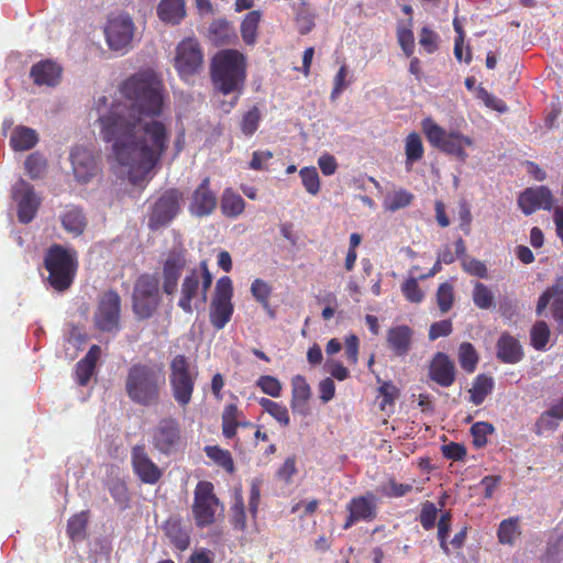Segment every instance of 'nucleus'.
<instances>
[{
    "mask_svg": "<svg viewBox=\"0 0 563 563\" xmlns=\"http://www.w3.org/2000/svg\"><path fill=\"white\" fill-rule=\"evenodd\" d=\"M157 15L165 23L179 24L186 16L185 0H161Z\"/></svg>",
    "mask_w": 563,
    "mask_h": 563,
    "instance_id": "30",
    "label": "nucleus"
},
{
    "mask_svg": "<svg viewBox=\"0 0 563 563\" xmlns=\"http://www.w3.org/2000/svg\"><path fill=\"white\" fill-rule=\"evenodd\" d=\"M59 218L64 230L74 236L81 235L88 223L82 209L74 205L66 206Z\"/></svg>",
    "mask_w": 563,
    "mask_h": 563,
    "instance_id": "28",
    "label": "nucleus"
},
{
    "mask_svg": "<svg viewBox=\"0 0 563 563\" xmlns=\"http://www.w3.org/2000/svg\"><path fill=\"white\" fill-rule=\"evenodd\" d=\"M494 432V427L489 422L479 421L471 427L473 444L476 448H483L487 443V435Z\"/></svg>",
    "mask_w": 563,
    "mask_h": 563,
    "instance_id": "50",
    "label": "nucleus"
},
{
    "mask_svg": "<svg viewBox=\"0 0 563 563\" xmlns=\"http://www.w3.org/2000/svg\"><path fill=\"white\" fill-rule=\"evenodd\" d=\"M496 356L501 363L517 364L523 358L525 353L519 340L504 332L496 343Z\"/></svg>",
    "mask_w": 563,
    "mask_h": 563,
    "instance_id": "26",
    "label": "nucleus"
},
{
    "mask_svg": "<svg viewBox=\"0 0 563 563\" xmlns=\"http://www.w3.org/2000/svg\"><path fill=\"white\" fill-rule=\"evenodd\" d=\"M494 380L490 376L481 374L475 377L470 389V400L475 406L484 402L485 398L493 391Z\"/></svg>",
    "mask_w": 563,
    "mask_h": 563,
    "instance_id": "36",
    "label": "nucleus"
},
{
    "mask_svg": "<svg viewBox=\"0 0 563 563\" xmlns=\"http://www.w3.org/2000/svg\"><path fill=\"white\" fill-rule=\"evenodd\" d=\"M459 362L466 373H473L478 363V355L470 342H463L459 347Z\"/></svg>",
    "mask_w": 563,
    "mask_h": 563,
    "instance_id": "41",
    "label": "nucleus"
},
{
    "mask_svg": "<svg viewBox=\"0 0 563 563\" xmlns=\"http://www.w3.org/2000/svg\"><path fill=\"white\" fill-rule=\"evenodd\" d=\"M207 38L214 46H223L231 44L236 38V34L228 20L218 19L210 23Z\"/></svg>",
    "mask_w": 563,
    "mask_h": 563,
    "instance_id": "29",
    "label": "nucleus"
},
{
    "mask_svg": "<svg viewBox=\"0 0 563 563\" xmlns=\"http://www.w3.org/2000/svg\"><path fill=\"white\" fill-rule=\"evenodd\" d=\"M424 147L421 136L417 132H411L405 140L406 169L410 172L415 163L422 159Z\"/></svg>",
    "mask_w": 563,
    "mask_h": 563,
    "instance_id": "32",
    "label": "nucleus"
},
{
    "mask_svg": "<svg viewBox=\"0 0 563 563\" xmlns=\"http://www.w3.org/2000/svg\"><path fill=\"white\" fill-rule=\"evenodd\" d=\"M472 297L474 305L479 309L488 310L494 307V295L483 283H475Z\"/></svg>",
    "mask_w": 563,
    "mask_h": 563,
    "instance_id": "43",
    "label": "nucleus"
},
{
    "mask_svg": "<svg viewBox=\"0 0 563 563\" xmlns=\"http://www.w3.org/2000/svg\"><path fill=\"white\" fill-rule=\"evenodd\" d=\"M38 141L35 130L27 126H16L10 137V144L15 151H27Z\"/></svg>",
    "mask_w": 563,
    "mask_h": 563,
    "instance_id": "33",
    "label": "nucleus"
},
{
    "mask_svg": "<svg viewBox=\"0 0 563 563\" xmlns=\"http://www.w3.org/2000/svg\"><path fill=\"white\" fill-rule=\"evenodd\" d=\"M121 320V297L113 290L104 291L98 301L93 314V322L98 330L102 332H118Z\"/></svg>",
    "mask_w": 563,
    "mask_h": 563,
    "instance_id": "13",
    "label": "nucleus"
},
{
    "mask_svg": "<svg viewBox=\"0 0 563 563\" xmlns=\"http://www.w3.org/2000/svg\"><path fill=\"white\" fill-rule=\"evenodd\" d=\"M256 386L261 388V390L274 398H277L282 395V383L274 376L271 375H262L257 382Z\"/></svg>",
    "mask_w": 563,
    "mask_h": 563,
    "instance_id": "53",
    "label": "nucleus"
},
{
    "mask_svg": "<svg viewBox=\"0 0 563 563\" xmlns=\"http://www.w3.org/2000/svg\"><path fill=\"white\" fill-rule=\"evenodd\" d=\"M183 443L180 424L176 418L165 417L152 431L153 448L164 455L176 452Z\"/></svg>",
    "mask_w": 563,
    "mask_h": 563,
    "instance_id": "16",
    "label": "nucleus"
},
{
    "mask_svg": "<svg viewBox=\"0 0 563 563\" xmlns=\"http://www.w3.org/2000/svg\"><path fill=\"white\" fill-rule=\"evenodd\" d=\"M413 200V195L406 189L395 191L388 198V209L391 211L409 206Z\"/></svg>",
    "mask_w": 563,
    "mask_h": 563,
    "instance_id": "58",
    "label": "nucleus"
},
{
    "mask_svg": "<svg viewBox=\"0 0 563 563\" xmlns=\"http://www.w3.org/2000/svg\"><path fill=\"white\" fill-rule=\"evenodd\" d=\"M454 302V289L449 283H442L437 290V303L442 313L448 312Z\"/></svg>",
    "mask_w": 563,
    "mask_h": 563,
    "instance_id": "49",
    "label": "nucleus"
},
{
    "mask_svg": "<svg viewBox=\"0 0 563 563\" xmlns=\"http://www.w3.org/2000/svg\"><path fill=\"white\" fill-rule=\"evenodd\" d=\"M347 76L346 65H342L336 75L334 76V86L331 91V99L335 100L342 91L347 87L349 82L345 80Z\"/></svg>",
    "mask_w": 563,
    "mask_h": 563,
    "instance_id": "63",
    "label": "nucleus"
},
{
    "mask_svg": "<svg viewBox=\"0 0 563 563\" xmlns=\"http://www.w3.org/2000/svg\"><path fill=\"white\" fill-rule=\"evenodd\" d=\"M212 274L209 271L206 260L199 263L198 268L190 269L184 277L180 285V297L178 307L186 313L194 312V300L201 299V303L207 301L208 291L212 285Z\"/></svg>",
    "mask_w": 563,
    "mask_h": 563,
    "instance_id": "7",
    "label": "nucleus"
},
{
    "mask_svg": "<svg viewBox=\"0 0 563 563\" xmlns=\"http://www.w3.org/2000/svg\"><path fill=\"white\" fill-rule=\"evenodd\" d=\"M12 198L18 203V219L21 223H30L36 216L41 200L34 188L24 179L16 181L12 188Z\"/></svg>",
    "mask_w": 563,
    "mask_h": 563,
    "instance_id": "18",
    "label": "nucleus"
},
{
    "mask_svg": "<svg viewBox=\"0 0 563 563\" xmlns=\"http://www.w3.org/2000/svg\"><path fill=\"white\" fill-rule=\"evenodd\" d=\"M174 67L184 80H189L201 71L203 67V51L197 38L186 37L177 44Z\"/></svg>",
    "mask_w": 563,
    "mask_h": 563,
    "instance_id": "11",
    "label": "nucleus"
},
{
    "mask_svg": "<svg viewBox=\"0 0 563 563\" xmlns=\"http://www.w3.org/2000/svg\"><path fill=\"white\" fill-rule=\"evenodd\" d=\"M29 176L33 179L41 178L46 169V161L37 153L29 155L24 162Z\"/></svg>",
    "mask_w": 563,
    "mask_h": 563,
    "instance_id": "51",
    "label": "nucleus"
},
{
    "mask_svg": "<svg viewBox=\"0 0 563 563\" xmlns=\"http://www.w3.org/2000/svg\"><path fill=\"white\" fill-rule=\"evenodd\" d=\"M379 395L383 397L379 408L385 410L387 406H393L398 397L399 390L391 382H384L379 388Z\"/></svg>",
    "mask_w": 563,
    "mask_h": 563,
    "instance_id": "59",
    "label": "nucleus"
},
{
    "mask_svg": "<svg viewBox=\"0 0 563 563\" xmlns=\"http://www.w3.org/2000/svg\"><path fill=\"white\" fill-rule=\"evenodd\" d=\"M62 67L51 60H40L31 67L30 76L36 86H56L62 77Z\"/></svg>",
    "mask_w": 563,
    "mask_h": 563,
    "instance_id": "25",
    "label": "nucleus"
},
{
    "mask_svg": "<svg viewBox=\"0 0 563 563\" xmlns=\"http://www.w3.org/2000/svg\"><path fill=\"white\" fill-rule=\"evenodd\" d=\"M217 203V195L210 188V178L205 177L191 195L189 211L198 218L208 217L216 210Z\"/></svg>",
    "mask_w": 563,
    "mask_h": 563,
    "instance_id": "22",
    "label": "nucleus"
},
{
    "mask_svg": "<svg viewBox=\"0 0 563 563\" xmlns=\"http://www.w3.org/2000/svg\"><path fill=\"white\" fill-rule=\"evenodd\" d=\"M210 78L222 95L236 93L231 107L238 102L246 80V58L236 49L219 51L210 63Z\"/></svg>",
    "mask_w": 563,
    "mask_h": 563,
    "instance_id": "2",
    "label": "nucleus"
},
{
    "mask_svg": "<svg viewBox=\"0 0 563 563\" xmlns=\"http://www.w3.org/2000/svg\"><path fill=\"white\" fill-rule=\"evenodd\" d=\"M413 489L411 484L397 483L390 478L386 484L380 487V493L389 498H398L407 495Z\"/></svg>",
    "mask_w": 563,
    "mask_h": 563,
    "instance_id": "54",
    "label": "nucleus"
},
{
    "mask_svg": "<svg viewBox=\"0 0 563 563\" xmlns=\"http://www.w3.org/2000/svg\"><path fill=\"white\" fill-rule=\"evenodd\" d=\"M135 24L128 13L111 14L104 26V35L110 49L126 53L132 47Z\"/></svg>",
    "mask_w": 563,
    "mask_h": 563,
    "instance_id": "12",
    "label": "nucleus"
},
{
    "mask_svg": "<svg viewBox=\"0 0 563 563\" xmlns=\"http://www.w3.org/2000/svg\"><path fill=\"white\" fill-rule=\"evenodd\" d=\"M199 376L198 367L184 354L175 355L169 362V388L175 402L186 409L192 400Z\"/></svg>",
    "mask_w": 563,
    "mask_h": 563,
    "instance_id": "5",
    "label": "nucleus"
},
{
    "mask_svg": "<svg viewBox=\"0 0 563 563\" xmlns=\"http://www.w3.org/2000/svg\"><path fill=\"white\" fill-rule=\"evenodd\" d=\"M479 98L483 100L486 107L496 110L497 112L504 113L507 111L508 107L504 100L500 98L489 93L485 89H481Z\"/></svg>",
    "mask_w": 563,
    "mask_h": 563,
    "instance_id": "61",
    "label": "nucleus"
},
{
    "mask_svg": "<svg viewBox=\"0 0 563 563\" xmlns=\"http://www.w3.org/2000/svg\"><path fill=\"white\" fill-rule=\"evenodd\" d=\"M439 35L428 26H423L419 34V44L428 54L438 49Z\"/></svg>",
    "mask_w": 563,
    "mask_h": 563,
    "instance_id": "57",
    "label": "nucleus"
},
{
    "mask_svg": "<svg viewBox=\"0 0 563 563\" xmlns=\"http://www.w3.org/2000/svg\"><path fill=\"white\" fill-rule=\"evenodd\" d=\"M442 453L449 460L461 461L466 455V449L460 443L450 442L442 446Z\"/></svg>",
    "mask_w": 563,
    "mask_h": 563,
    "instance_id": "64",
    "label": "nucleus"
},
{
    "mask_svg": "<svg viewBox=\"0 0 563 563\" xmlns=\"http://www.w3.org/2000/svg\"><path fill=\"white\" fill-rule=\"evenodd\" d=\"M211 482L201 481L195 488L192 514L196 525L200 528L208 527L214 522L216 510L219 499L213 493Z\"/></svg>",
    "mask_w": 563,
    "mask_h": 563,
    "instance_id": "15",
    "label": "nucleus"
},
{
    "mask_svg": "<svg viewBox=\"0 0 563 563\" xmlns=\"http://www.w3.org/2000/svg\"><path fill=\"white\" fill-rule=\"evenodd\" d=\"M520 519L519 517H510L504 519L498 527L497 538L499 543L512 545L517 538L520 537Z\"/></svg>",
    "mask_w": 563,
    "mask_h": 563,
    "instance_id": "37",
    "label": "nucleus"
},
{
    "mask_svg": "<svg viewBox=\"0 0 563 563\" xmlns=\"http://www.w3.org/2000/svg\"><path fill=\"white\" fill-rule=\"evenodd\" d=\"M438 509L431 501L422 504L419 520L424 530H431L435 526Z\"/></svg>",
    "mask_w": 563,
    "mask_h": 563,
    "instance_id": "56",
    "label": "nucleus"
},
{
    "mask_svg": "<svg viewBox=\"0 0 563 563\" xmlns=\"http://www.w3.org/2000/svg\"><path fill=\"white\" fill-rule=\"evenodd\" d=\"M556 420L559 419V413L553 411V406L541 413L534 424V432L541 435L544 431H554L559 423Z\"/></svg>",
    "mask_w": 563,
    "mask_h": 563,
    "instance_id": "47",
    "label": "nucleus"
},
{
    "mask_svg": "<svg viewBox=\"0 0 563 563\" xmlns=\"http://www.w3.org/2000/svg\"><path fill=\"white\" fill-rule=\"evenodd\" d=\"M88 523L87 512L81 511L74 515L67 522V534L73 540H81L85 537Z\"/></svg>",
    "mask_w": 563,
    "mask_h": 563,
    "instance_id": "42",
    "label": "nucleus"
},
{
    "mask_svg": "<svg viewBox=\"0 0 563 563\" xmlns=\"http://www.w3.org/2000/svg\"><path fill=\"white\" fill-rule=\"evenodd\" d=\"M233 285L228 276L217 280L214 295L209 307V321L216 330H222L231 320L234 311L232 303Z\"/></svg>",
    "mask_w": 563,
    "mask_h": 563,
    "instance_id": "10",
    "label": "nucleus"
},
{
    "mask_svg": "<svg viewBox=\"0 0 563 563\" xmlns=\"http://www.w3.org/2000/svg\"><path fill=\"white\" fill-rule=\"evenodd\" d=\"M44 267L48 272V285L63 292L74 283L78 268L77 252L53 244L45 253Z\"/></svg>",
    "mask_w": 563,
    "mask_h": 563,
    "instance_id": "4",
    "label": "nucleus"
},
{
    "mask_svg": "<svg viewBox=\"0 0 563 563\" xmlns=\"http://www.w3.org/2000/svg\"><path fill=\"white\" fill-rule=\"evenodd\" d=\"M299 175L307 192L316 196L320 191V178L317 168L313 166L302 167Z\"/></svg>",
    "mask_w": 563,
    "mask_h": 563,
    "instance_id": "46",
    "label": "nucleus"
},
{
    "mask_svg": "<svg viewBox=\"0 0 563 563\" xmlns=\"http://www.w3.org/2000/svg\"><path fill=\"white\" fill-rule=\"evenodd\" d=\"M451 512L445 511L441 515L439 521H438V539L440 542V547L443 550L445 554H449V545H448V537L451 529Z\"/></svg>",
    "mask_w": 563,
    "mask_h": 563,
    "instance_id": "55",
    "label": "nucleus"
},
{
    "mask_svg": "<svg viewBox=\"0 0 563 563\" xmlns=\"http://www.w3.org/2000/svg\"><path fill=\"white\" fill-rule=\"evenodd\" d=\"M261 112L257 106H253L245 112L240 121V129L245 136H252L258 129Z\"/></svg>",
    "mask_w": 563,
    "mask_h": 563,
    "instance_id": "44",
    "label": "nucleus"
},
{
    "mask_svg": "<svg viewBox=\"0 0 563 563\" xmlns=\"http://www.w3.org/2000/svg\"><path fill=\"white\" fill-rule=\"evenodd\" d=\"M452 330L453 325L451 320H442L434 322L430 325L429 339L431 341H434L440 336H448L449 334H451Z\"/></svg>",
    "mask_w": 563,
    "mask_h": 563,
    "instance_id": "62",
    "label": "nucleus"
},
{
    "mask_svg": "<svg viewBox=\"0 0 563 563\" xmlns=\"http://www.w3.org/2000/svg\"><path fill=\"white\" fill-rule=\"evenodd\" d=\"M163 531L177 550L185 551L189 547V533L178 519H167L163 526Z\"/></svg>",
    "mask_w": 563,
    "mask_h": 563,
    "instance_id": "31",
    "label": "nucleus"
},
{
    "mask_svg": "<svg viewBox=\"0 0 563 563\" xmlns=\"http://www.w3.org/2000/svg\"><path fill=\"white\" fill-rule=\"evenodd\" d=\"M131 466L135 476L147 485L157 484L163 477V470L151 459L144 444L131 449Z\"/></svg>",
    "mask_w": 563,
    "mask_h": 563,
    "instance_id": "17",
    "label": "nucleus"
},
{
    "mask_svg": "<svg viewBox=\"0 0 563 563\" xmlns=\"http://www.w3.org/2000/svg\"><path fill=\"white\" fill-rule=\"evenodd\" d=\"M261 19L262 13L254 10L250 11L241 22V36L243 42L249 46H253L257 42V31Z\"/></svg>",
    "mask_w": 563,
    "mask_h": 563,
    "instance_id": "35",
    "label": "nucleus"
},
{
    "mask_svg": "<svg viewBox=\"0 0 563 563\" xmlns=\"http://www.w3.org/2000/svg\"><path fill=\"white\" fill-rule=\"evenodd\" d=\"M554 201L555 199L547 186L527 188L518 197V206L526 216L540 209L550 211L553 209Z\"/></svg>",
    "mask_w": 563,
    "mask_h": 563,
    "instance_id": "21",
    "label": "nucleus"
},
{
    "mask_svg": "<svg viewBox=\"0 0 563 563\" xmlns=\"http://www.w3.org/2000/svg\"><path fill=\"white\" fill-rule=\"evenodd\" d=\"M398 43L407 57L413 54L415 49V36L409 29H399L397 32Z\"/></svg>",
    "mask_w": 563,
    "mask_h": 563,
    "instance_id": "60",
    "label": "nucleus"
},
{
    "mask_svg": "<svg viewBox=\"0 0 563 563\" xmlns=\"http://www.w3.org/2000/svg\"><path fill=\"white\" fill-rule=\"evenodd\" d=\"M243 413L239 410L234 404H229L224 407L222 412V433L227 439H232L236 434V429L240 426L239 418Z\"/></svg>",
    "mask_w": 563,
    "mask_h": 563,
    "instance_id": "38",
    "label": "nucleus"
},
{
    "mask_svg": "<svg viewBox=\"0 0 563 563\" xmlns=\"http://www.w3.org/2000/svg\"><path fill=\"white\" fill-rule=\"evenodd\" d=\"M429 377L442 387H450L455 380V366L450 357L438 352L429 366Z\"/></svg>",
    "mask_w": 563,
    "mask_h": 563,
    "instance_id": "23",
    "label": "nucleus"
},
{
    "mask_svg": "<svg viewBox=\"0 0 563 563\" xmlns=\"http://www.w3.org/2000/svg\"><path fill=\"white\" fill-rule=\"evenodd\" d=\"M349 512L343 529L347 530L358 521L371 522L377 517V501L373 493L353 497L346 505Z\"/></svg>",
    "mask_w": 563,
    "mask_h": 563,
    "instance_id": "20",
    "label": "nucleus"
},
{
    "mask_svg": "<svg viewBox=\"0 0 563 563\" xmlns=\"http://www.w3.org/2000/svg\"><path fill=\"white\" fill-rule=\"evenodd\" d=\"M550 339V329L544 321H538L534 323L530 331V340L531 345L538 350L542 351L545 349Z\"/></svg>",
    "mask_w": 563,
    "mask_h": 563,
    "instance_id": "45",
    "label": "nucleus"
},
{
    "mask_svg": "<svg viewBox=\"0 0 563 563\" xmlns=\"http://www.w3.org/2000/svg\"><path fill=\"white\" fill-rule=\"evenodd\" d=\"M184 195L177 188L163 191L147 210V228L155 232L167 227L180 212Z\"/></svg>",
    "mask_w": 563,
    "mask_h": 563,
    "instance_id": "9",
    "label": "nucleus"
},
{
    "mask_svg": "<svg viewBox=\"0 0 563 563\" xmlns=\"http://www.w3.org/2000/svg\"><path fill=\"white\" fill-rule=\"evenodd\" d=\"M311 388L302 375H295L291 378L290 408L294 413L307 417L310 413L309 400Z\"/></svg>",
    "mask_w": 563,
    "mask_h": 563,
    "instance_id": "24",
    "label": "nucleus"
},
{
    "mask_svg": "<svg viewBox=\"0 0 563 563\" xmlns=\"http://www.w3.org/2000/svg\"><path fill=\"white\" fill-rule=\"evenodd\" d=\"M423 133L428 142L442 153L456 157L465 163L468 154L465 148L473 146V140L463 135L459 131L448 132L431 118H427L421 123Z\"/></svg>",
    "mask_w": 563,
    "mask_h": 563,
    "instance_id": "6",
    "label": "nucleus"
},
{
    "mask_svg": "<svg viewBox=\"0 0 563 563\" xmlns=\"http://www.w3.org/2000/svg\"><path fill=\"white\" fill-rule=\"evenodd\" d=\"M70 163L76 180L81 184L89 183L101 170L97 155L84 146H75L71 150Z\"/></svg>",
    "mask_w": 563,
    "mask_h": 563,
    "instance_id": "19",
    "label": "nucleus"
},
{
    "mask_svg": "<svg viewBox=\"0 0 563 563\" xmlns=\"http://www.w3.org/2000/svg\"><path fill=\"white\" fill-rule=\"evenodd\" d=\"M272 286L261 278H255L251 285V294L255 300L268 312L271 317L275 313L269 305V298L272 296Z\"/></svg>",
    "mask_w": 563,
    "mask_h": 563,
    "instance_id": "39",
    "label": "nucleus"
},
{
    "mask_svg": "<svg viewBox=\"0 0 563 563\" xmlns=\"http://www.w3.org/2000/svg\"><path fill=\"white\" fill-rule=\"evenodd\" d=\"M401 291L404 297L413 303H419L423 300L424 294L418 285V279L416 277H409L401 285Z\"/></svg>",
    "mask_w": 563,
    "mask_h": 563,
    "instance_id": "52",
    "label": "nucleus"
},
{
    "mask_svg": "<svg viewBox=\"0 0 563 563\" xmlns=\"http://www.w3.org/2000/svg\"><path fill=\"white\" fill-rule=\"evenodd\" d=\"M231 523L233 528L239 531H244L246 528L245 506L241 495L235 497V500L231 506Z\"/></svg>",
    "mask_w": 563,
    "mask_h": 563,
    "instance_id": "48",
    "label": "nucleus"
},
{
    "mask_svg": "<svg viewBox=\"0 0 563 563\" xmlns=\"http://www.w3.org/2000/svg\"><path fill=\"white\" fill-rule=\"evenodd\" d=\"M120 90L131 103L111 104L97 121L102 140L112 142L115 161L136 184L161 163L168 148L166 125L153 119L162 113L164 86L152 69H145L124 80Z\"/></svg>",
    "mask_w": 563,
    "mask_h": 563,
    "instance_id": "1",
    "label": "nucleus"
},
{
    "mask_svg": "<svg viewBox=\"0 0 563 563\" xmlns=\"http://www.w3.org/2000/svg\"><path fill=\"white\" fill-rule=\"evenodd\" d=\"M164 384L165 377L158 366L135 363L128 369L124 388L133 404L152 407L158 405Z\"/></svg>",
    "mask_w": 563,
    "mask_h": 563,
    "instance_id": "3",
    "label": "nucleus"
},
{
    "mask_svg": "<svg viewBox=\"0 0 563 563\" xmlns=\"http://www.w3.org/2000/svg\"><path fill=\"white\" fill-rule=\"evenodd\" d=\"M413 331L406 324L391 327L387 332V344L397 356L408 354L412 343Z\"/></svg>",
    "mask_w": 563,
    "mask_h": 563,
    "instance_id": "27",
    "label": "nucleus"
},
{
    "mask_svg": "<svg viewBox=\"0 0 563 563\" xmlns=\"http://www.w3.org/2000/svg\"><path fill=\"white\" fill-rule=\"evenodd\" d=\"M187 251L183 246L169 250L162 261V289L166 296L177 292L179 279L187 267Z\"/></svg>",
    "mask_w": 563,
    "mask_h": 563,
    "instance_id": "14",
    "label": "nucleus"
},
{
    "mask_svg": "<svg viewBox=\"0 0 563 563\" xmlns=\"http://www.w3.org/2000/svg\"><path fill=\"white\" fill-rule=\"evenodd\" d=\"M162 302L159 279L155 274H142L134 283L132 309L139 319L145 320L154 316Z\"/></svg>",
    "mask_w": 563,
    "mask_h": 563,
    "instance_id": "8",
    "label": "nucleus"
},
{
    "mask_svg": "<svg viewBox=\"0 0 563 563\" xmlns=\"http://www.w3.org/2000/svg\"><path fill=\"white\" fill-rule=\"evenodd\" d=\"M220 207L227 218H236L243 213L245 201L241 195L236 194L231 188H227L222 194Z\"/></svg>",
    "mask_w": 563,
    "mask_h": 563,
    "instance_id": "34",
    "label": "nucleus"
},
{
    "mask_svg": "<svg viewBox=\"0 0 563 563\" xmlns=\"http://www.w3.org/2000/svg\"><path fill=\"white\" fill-rule=\"evenodd\" d=\"M205 452L209 459L214 461L218 465L223 467L227 472H234V463L231 453L228 450L221 449L218 445H208Z\"/></svg>",
    "mask_w": 563,
    "mask_h": 563,
    "instance_id": "40",
    "label": "nucleus"
}]
</instances>
